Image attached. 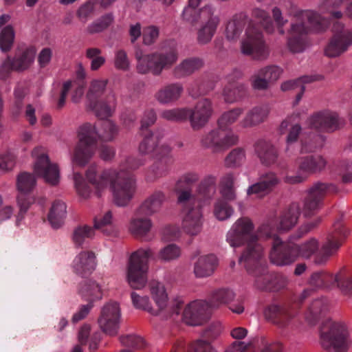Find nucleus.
I'll use <instances>...</instances> for the list:
<instances>
[{
  "label": "nucleus",
  "mask_w": 352,
  "mask_h": 352,
  "mask_svg": "<svg viewBox=\"0 0 352 352\" xmlns=\"http://www.w3.org/2000/svg\"><path fill=\"white\" fill-rule=\"evenodd\" d=\"M208 302L197 300L187 304L184 309L182 320L188 325L199 326L206 322L210 315Z\"/></svg>",
  "instance_id": "obj_14"
},
{
  "label": "nucleus",
  "mask_w": 352,
  "mask_h": 352,
  "mask_svg": "<svg viewBox=\"0 0 352 352\" xmlns=\"http://www.w3.org/2000/svg\"><path fill=\"white\" fill-rule=\"evenodd\" d=\"M340 246V243L337 240L328 239L322 244L320 250L316 254L314 262L318 265L325 263L338 251Z\"/></svg>",
  "instance_id": "obj_41"
},
{
  "label": "nucleus",
  "mask_w": 352,
  "mask_h": 352,
  "mask_svg": "<svg viewBox=\"0 0 352 352\" xmlns=\"http://www.w3.org/2000/svg\"><path fill=\"white\" fill-rule=\"evenodd\" d=\"M248 21L246 14H235L228 23L226 28V37L230 40L238 38Z\"/></svg>",
  "instance_id": "obj_36"
},
{
  "label": "nucleus",
  "mask_w": 352,
  "mask_h": 352,
  "mask_svg": "<svg viewBox=\"0 0 352 352\" xmlns=\"http://www.w3.org/2000/svg\"><path fill=\"white\" fill-rule=\"evenodd\" d=\"M184 87L179 82L170 83L161 87L155 94V99L161 104H173L182 96Z\"/></svg>",
  "instance_id": "obj_21"
},
{
  "label": "nucleus",
  "mask_w": 352,
  "mask_h": 352,
  "mask_svg": "<svg viewBox=\"0 0 352 352\" xmlns=\"http://www.w3.org/2000/svg\"><path fill=\"white\" fill-rule=\"evenodd\" d=\"M66 215V205L61 201L53 203L48 214V220L54 228H60Z\"/></svg>",
  "instance_id": "obj_42"
},
{
  "label": "nucleus",
  "mask_w": 352,
  "mask_h": 352,
  "mask_svg": "<svg viewBox=\"0 0 352 352\" xmlns=\"http://www.w3.org/2000/svg\"><path fill=\"white\" fill-rule=\"evenodd\" d=\"M170 151V148L169 147H165L163 153L155 157L156 161L150 168V174L152 179L162 177L168 173L170 166L173 163Z\"/></svg>",
  "instance_id": "obj_30"
},
{
  "label": "nucleus",
  "mask_w": 352,
  "mask_h": 352,
  "mask_svg": "<svg viewBox=\"0 0 352 352\" xmlns=\"http://www.w3.org/2000/svg\"><path fill=\"white\" fill-rule=\"evenodd\" d=\"M217 265V259L214 255L201 256L195 263L194 273L197 278L207 277L213 274Z\"/></svg>",
  "instance_id": "obj_32"
},
{
  "label": "nucleus",
  "mask_w": 352,
  "mask_h": 352,
  "mask_svg": "<svg viewBox=\"0 0 352 352\" xmlns=\"http://www.w3.org/2000/svg\"><path fill=\"white\" fill-rule=\"evenodd\" d=\"M301 206L298 203H292L286 209L277 222L279 231H287L292 228L296 223L300 214Z\"/></svg>",
  "instance_id": "obj_26"
},
{
  "label": "nucleus",
  "mask_w": 352,
  "mask_h": 352,
  "mask_svg": "<svg viewBox=\"0 0 352 352\" xmlns=\"http://www.w3.org/2000/svg\"><path fill=\"white\" fill-rule=\"evenodd\" d=\"M116 106V98L113 92H109L104 99L93 103V106L87 105L89 110L93 111L95 115L104 119L110 117L115 111Z\"/></svg>",
  "instance_id": "obj_23"
},
{
  "label": "nucleus",
  "mask_w": 352,
  "mask_h": 352,
  "mask_svg": "<svg viewBox=\"0 0 352 352\" xmlns=\"http://www.w3.org/2000/svg\"><path fill=\"white\" fill-rule=\"evenodd\" d=\"M137 63V69L141 74L152 72L154 75L158 74L157 52L144 54L141 50H137L135 54Z\"/></svg>",
  "instance_id": "obj_27"
},
{
  "label": "nucleus",
  "mask_w": 352,
  "mask_h": 352,
  "mask_svg": "<svg viewBox=\"0 0 352 352\" xmlns=\"http://www.w3.org/2000/svg\"><path fill=\"white\" fill-rule=\"evenodd\" d=\"M254 150L261 164L265 166L274 164L277 160L278 152L269 142L258 140L254 145Z\"/></svg>",
  "instance_id": "obj_28"
},
{
  "label": "nucleus",
  "mask_w": 352,
  "mask_h": 352,
  "mask_svg": "<svg viewBox=\"0 0 352 352\" xmlns=\"http://www.w3.org/2000/svg\"><path fill=\"white\" fill-rule=\"evenodd\" d=\"M212 102L208 98L199 100L192 109H188V118L191 128L198 131L204 128L213 114Z\"/></svg>",
  "instance_id": "obj_16"
},
{
  "label": "nucleus",
  "mask_w": 352,
  "mask_h": 352,
  "mask_svg": "<svg viewBox=\"0 0 352 352\" xmlns=\"http://www.w3.org/2000/svg\"><path fill=\"white\" fill-rule=\"evenodd\" d=\"M254 225L247 217H242L236 221L227 233L226 240L232 247H239L248 243L254 234H252Z\"/></svg>",
  "instance_id": "obj_13"
},
{
  "label": "nucleus",
  "mask_w": 352,
  "mask_h": 352,
  "mask_svg": "<svg viewBox=\"0 0 352 352\" xmlns=\"http://www.w3.org/2000/svg\"><path fill=\"white\" fill-rule=\"evenodd\" d=\"M96 256L94 252L84 250L79 252L72 262L74 271L79 275L92 272L96 267Z\"/></svg>",
  "instance_id": "obj_20"
},
{
  "label": "nucleus",
  "mask_w": 352,
  "mask_h": 352,
  "mask_svg": "<svg viewBox=\"0 0 352 352\" xmlns=\"http://www.w3.org/2000/svg\"><path fill=\"white\" fill-rule=\"evenodd\" d=\"M199 26L197 32V41L204 45L209 43L215 34L220 23V19L215 9L206 5L199 10Z\"/></svg>",
  "instance_id": "obj_9"
},
{
  "label": "nucleus",
  "mask_w": 352,
  "mask_h": 352,
  "mask_svg": "<svg viewBox=\"0 0 352 352\" xmlns=\"http://www.w3.org/2000/svg\"><path fill=\"white\" fill-rule=\"evenodd\" d=\"M247 94V87L243 83L232 82L226 85L221 96L226 103L232 104L240 101Z\"/></svg>",
  "instance_id": "obj_35"
},
{
  "label": "nucleus",
  "mask_w": 352,
  "mask_h": 352,
  "mask_svg": "<svg viewBox=\"0 0 352 352\" xmlns=\"http://www.w3.org/2000/svg\"><path fill=\"white\" fill-rule=\"evenodd\" d=\"M278 226L275 219L269 220L261 225L254 234L255 241L272 240V250L270 259L276 265L282 266L292 263L295 257L291 254L289 250L285 248L282 241L278 236Z\"/></svg>",
  "instance_id": "obj_3"
},
{
  "label": "nucleus",
  "mask_w": 352,
  "mask_h": 352,
  "mask_svg": "<svg viewBox=\"0 0 352 352\" xmlns=\"http://www.w3.org/2000/svg\"><path fill=\"white\" fill-rule=\"evenodd\" d=\"M319 249L320 243L315 238H311L305 241L295 248L300 256L306 258H310L316 253L318 254Z\"/></svg>",
  "instance_id": "obj_54"
},
{
  "label": "nucleus",
  "mask_w": 352,
  "mask_h": 352,
  "mask_svg": "<svg viewBox=\"0 0 352 352\" xmlns=\"http://www.w3.org/2000/svg\"><path fill=\"white\" fill-rule=\"evenodd\" d=\"M327 164V160L323 156L315 155L301 158L298 168L302 173H313L322 170Z\"/></svg>",
  "instance_id": "obj_34"
},
{
  "label": "nucleus",
  "mask_w": 352,
  "mask_h": 352,
  "mask_svg": "<svg viewBox=\"0 0 352 352\" xmlns=\"http://www.w3.org/2000/svg\"><path fill=\"white\" fill-rule=\"evenodd\" d=\"M144 164L142 159L128 157L119 168L100 170L92 164L86 170L85 177L96 196L101 197L109 188L113 203L118 206H125L134 196L137 188L135 178L125 169L133 170Z\"/></svg>",
  "instance_id": "obj_1"
},
{
  "label": "nucleus",
  "mask_w": 352,
  "mask_h": 352,
  "mask_svg": "<svg viewBox=\"0 0 352 352\" xmlns=\"http://www.w3.org/2000/svg\"><path fill=\"white\" fill-rule=\"evenodd\" d=\"M95 234L94 229L88 226L76 228L73 233V241L76 247H81L86 239L92 238Z\"/></svg>",
  "instance_id": "obj_57"
},
{
  "label": "nucleus",
  "mask_w": 352,
  "mask_h": 352,
  "mask_svg": "<svg viewBox=\"0 0 352 352\" xmlns=\"http://www.w3.org/2000/svg\"><path fill=\"white\" fill-rule=\"evenodd\" d=\"M160 36V28L155 25H148L144 28L142 32L143 43L151 45L155 43Z\"/></svg>",
  "instance_id": "obj_64"
},
{
  "label": "nucleus",
  "mask_w": 352,
  "mask_h": 352,
  "mask_svg": "<svg viewBox=\"0 0 352 352\" xmlns=\"http://www.w3.org/2000/svg\"><path fill=\"white\" fill-rule=\"evenodd\" d=\"M300 114L298 113H293L287 116L280 124L279 130L281 133H285L288 131L286 138L287 146L296 142L302 131L300 124L298 123Z\"/></svg>",
  "instance_id": "obj_24"
},
{
  "label": "nucleus",
  "mask_w": 352,
  "mask_h": 352,
  "mask_svg": "<svg viewBox=\"0 0 352 352\" xmlns=\"http://www.w3.org/2000/svg\"><path fill=\"white\" fill-rule=\"evenodd\" d=\"M340 124L338 114L329 110L314 113L307 120L309 128L323 132H333L339 128Z\"/></svg>",
  "instance_id": "obj_18"
},
{
  "label": "nucleus",
  "mask_w": 352,
  "mask_h": 352,
  "mask_svg": "<svg viewBox=\"0 0 352 352\" xmlns=\"http://www.w3.org/2000/svg\"><path fill=\"white\" fill-rule=\"evenodd\" d=\"M241 50L243 54L256 60H264L269 55L262 32L253 25L247 28L241 41Z\"/></svg>",
  "instance_id": "obj_8"
},
{
  "label": "nucleus",
  "mask_w": 352,
  "mask_h": 352,
  "mask_svg": "<svg viewBox=\"0 0 352 352\" xmlns=\"http://www.w3.org/2000/svg\"><path fill=\"white\" fill-rule=\"evenodd\" d=\"M113 21L114 17L112 14H106L88 25L86 31L89 34L102 32L107 29Z\"/></svg>",
  "instance_id": "obj_49"
},
{
  "label": "nucleus",
  "mask_w": 352,
  "mask_h": 352,
  "mask_svg": "<svg viewBox=\"0 0 352 352\" xmlns=\"http://www.w3.org/2000/svg\"><path fill=\"white\" fill-rule=\"evenodd\" d=\"M327 185L324 183H316L310 187L301 206L302 213L305 217L314 215L321 207L322 201L327 193Z\"/></svg>",
  "instance_id": "obj_19"
},
{
  "label": "nucleus",
  "mask_w": 352,
  "mask_h": 352,
  "mask_svg": "<svg viewBox=\"0 0 352 352\" xmlns=\"http://www.w3.org/2000/svg\"><path fill=\"white\" fill-rule=\"evenodd\" d=\"M264 250L262 245L254 238L247 243L239 262L243 265L250 274L255 277L263 276L264 280H268L265 276V268L262 265Z\"/></svg>",
  "instance_id": "obj_6"
},
{
  "label": "nucleus",
  "mask_w": 352,
  "mask_h": 352,
  "mask_svg": "<svg viewBox=\"0 0 352 352\" xmlns=\"http://www.w3.org/2000/svg\"><path fill=\"white\" fill-rule=\"evenodd\" d=\"M252 16L261 23L268 33L274 32L273 23L269 14L265 10L261 8H254L252 10Z\"/></svg>",
  "instance_id": "obj_63"
},
{
  "label": "nucleus",
  "mask_w": 352,
  "mask_h": 352,
  "mask_svg": "<svg viewBox=\"0 0 352 352\" xmlns=\"http://www.w3.org/2000/svg\"><path fill=\"white\" fill-rule=\"evenodd\" d=\"M36 185V180L34 175L32 173L23 172L17 177L16 187L19 191V195H24L30 200L28 195L33 190Z\"/></svg>",
  "instance_id": "obj_44"
},
{
  "label": "nucleus",
  "mask_w": 352,
  "mask_h": 352,
  "mask_svg": "<svg viewBox=\"0 0 352 352\" xmlns=\"http://www.w3.org/2000/svg\"><path fill=\"white\" fill-rule=\"evenodd\" d=\"M153 252L149 248H140L133 252L129 259L126 281L134 289H142L148 282V263Z\"/></svg>",
  "instance_id": "obj_4"
},
{
  "label": "nucleus",
  "mask_w": 352,
  "mask_h": 352,
  "mask_svg": "<svg viewBox=\"0 0 352 352\" xmlns=\"http://www.w3.org/2000/svg\"><path fill=\"white\" fill-rule=\"evenodd\" d=\"M246 153L244 148L237 147L232 149L226 157L225 166L228 168L240 167L245 161Z\"/></svg>",
  "instance_id": "obj_50"
},
{
  "label": "nucleus",
  "mask_w": 352,
  "mask_h": 352,
  "mask_svg": "<svg viewBox=\"0 0 352 352\" xmlns=\"http://www.w3.org/2000/svg\"><path fill=\"white\" fill-rule=\"evenodd\" d=\"M325 139L321 135H314L311 139L302 140L300 151L302 153H309L314 151L316 149L322 147Z\"/></svg>",
  "instance_id": "obj_60"
},
{
  "label": "nucleus",
  "mask_w": 352,
  "mask_h": 352,
  "mask_svg": "<svg viewBox=\"0 0 352 352\" xmlns=\"http://www.w3.org/2000/svg\"><path fill=\"white\" fill-rule=\"evenodd\" d=\"M329 22L326 17L311 11L300 12L291 25L287 46L293 54L303 52L309 46L307 34L309 32H321L326 30Z\"/></svg>",
  "instance_id": "obj_2"
},
{
  "label": "nucleus",
  "mask_w": 352,
  "mask_h": 352,
  "mask_svg": "<svg viewBox=\"0 0 352 352\" xmlns=\"http://www.w3.org/2000/svg\"><path fill=\"white\" fill-rule=\"evenodd\" d=\"M234 212V210L223 199H219L214 204V214L220 221H224L230 218Z\"/></svg>",
  "instance_id": "obj_59"
},
{
  "label": "nucleus",
  "mask_w": 352,
  "mask_h": 352,
  "mask_svg": "<svg viewBox=\"0 0 352 352\" xmlns=\"http://www.w3.org/2000/svg\"><path fill=\"white\" fill-rule=\"evenodd\" d=\"M79 292L81 296L89 302L99 300L102 296L101 286L92 280L85 282L80 286Z\"/></svg>",
  "instance_id": "obj_45"
},
{
  "label": "nucleus",
  "mask_w": 352,
  "mask_h": 352,
  "mask_svg": "<svg viewBox=\"0 0 352 352\" xmlns=\"http://www.w3.org/2000/svg\"><path fill=\"white\" fill-rule=\"evenodd\" d=\"M333 36L324 49L327 56L333 58L341 55L352 45V30L339 22L333 25Z\"/></svg>",
  "instance_id": "obj_12"
},
{
  "label": "nucleus",
  "mask_w": 352,
  "mask_h": 352,
  "mask_svg": "<svg viewBox=\"0 0 352 352\" xmlns=\"http://www.w3.org/2000/svg\"><path fill=\"white\" fill-rule=\"evenodd\" d=\"M131 298L133 305L136 309L146 311L152 315H159V311L152 307L150 299L147 296H140L138 293L133 292L131 294Z\"/></svg>",
  "instance_id": "obj_52"
},
{
  "label": "nucleus",
  "mask_w": 352,
  "mask_h": 352,
  "mask_svg": "<svg viewBox=\"0 0 352 352\" xmlns=\"http://www.w3.org/2000/svg\"><path fill=\"white\" fill-rule=\"evenodd\" d=\"M166 199L165 195L162 191H155L149 195L139 206V215L151 216L160 211Z\"/></svg>",
  "instance_id": "obj_22"
},
{
  "label": "nucleus",
  "mask_w": 352,
  "mask_h": 352,
  "mask_svg": "<svg viewBox=\"0 0 352 352\" xmlns=\"http://www.w3.org/2000/svg\"><path fill=\"white\" fill-rule=\"evenodd\" d=\"M238 141V135L232 130H225L219 127L204 134L201 139V144L204 147L211 149L212 152L219 153L237 144Z\"/></svg>",
  "instance_id": "obj_11"
},
{
  "label": "nucleus",
  "mask_w": 352,
  "mask_h": 352,
  "mask_svg": "<svg viewBox=\"0 0 352 352\" xmlns=\"http://www.w3.org/2000/svg\"><path fill=\"white\" fill-rule=\"evenodd\" d=\"M243 113V109L234 107L221 113L217 120L218 126L225 130H231L230 126L239 120Z\"/></svg>",
  "instance_id": "obj_46"
},
{
  "label": "nucleus",
  "mask_w": 352,
  "mask_h": 352,
  "mask_svg": "<svg viewBox=\"0 0 352 352\" xmlns=\"http://www.w3.org/2000/svg\"><path fill=\"white\" fill-rule=\"evenodd\" d=\"M95 152V146H89L77 142L70 154V161L72 166H85L92 159Z\"/></svg>",
  "instance_id": "obj_25"
},
{
  "label": "nucleus",
  "mask_w": 352,
  "mask_h": 352,
  "mask_svg": "<svg viewBox=\"0 0 352 352\" xmlns=\"http://www.w3.org/2000/svg\"><path fill=\"white\" fill-rule=\"evenodd\" d=\"M113 223V213L109 210L102 211L94 219V227L95 229L104 232V228L111 226Z\"/></svg>",
  "instance_id": "obj_61"
},
{
  "label": "nucleus",
  "mask_w": 352,
  "mask_h": 352,
  "mask_svg": "<svg viewBox=\"0 0 352 352\" xmlns=\"http://www.w3.org/2000/svg\"><path fill=\"white\" fill-rule=\"evenodd\" d=\"M107 82V80L104 79H96L91 82L86 95L87 106H93V103L101 100V97L104 93Z\"/></svg>",
  "instance_id": "obj_40"
},
{
  "label": "nucleus",
  "mask_w": 352,
  "mask_h": 352,
  "mask_svg": "<svg viewBox=\"0 0 352 352\" xmlns=\"http://www.w3.org/2000/svg\"><path fill=\"white\" fill-rule=\"evenodd\" d=\"M98 133L99 139L104 142L113 141L118 133V128L111 120L102 122Z\"/></svg>",
  "instance_id": "obj_56"
},
{
  "label": "nucleus",
  "mask_w": 352,
  "mask_h": 352,
  "mask_svg": "<svg viewBox=\"0 0 352 352\" xmlns=\"http://www.w3.org/2000/svg\"><path fill=\"white\" fill-rule=\"evenodd\" d=\"M148 290L151 299L154 302L159 314L167 310L172 314L178 315L183 306L182 300H175L169 306V295L168 289L163 282L152 280L148 283Z\"/></svg>",
  "instance_id": "obj_10"
},
{
  "label": "nucleus",
  "mask_w": 352,
  "mask_h": 352,
  "mask_svg": "<svg viewBox=\"0 0 352 352\" xmlns=\"http://www.w3.org/2000/svg\"><path fill=\"white\" fill-rule=\"evenodd\" d=\"M234 298V294L232 290L227 289H219L214 291L210 296L208 303L212 308H217L221 305L232 301Z\"/></svg>",
  "instance_id": "obj_48"
},
{
  "label": "nucleus",
  "mask_w": 352,
  "mask_h": 352,
  "mask_svg": "<svg viewBox=\"0 0 352 352\" xmlns=\"http://www.w3.org/2000/svg\"><path fill=\"white\" fill-rule=\"evenodd\" d=\"M158 74L164 69L170 68L177 60L178 54L175 50L157 52Z\"/></svg>",
  "instance_id": "obj_47"
},
{
  "label": "nucleus",
  "mask_w": 352,
  "mask_h": 352,
  "mask_svg": "<svg viewBox=\"0 0 352 352\" xmlns=\"http://www.w3.org/2000/svg\"><path fill=\"white\" fill-rule=\"evenodd\" d=\"M120 309L117 302H109L102 309L98 324L107 335L114 336L117 334L120 321Z\"/></svg>",
  "instance_id": "obj_15"
},
{
  "label": "nucleus",
  "mask_w": 352,
  "mask_h": 352,
  "mask_svg": "<svg viewBox=\"0 0 352 352\" xmlns=\"http://www.w3.org/2000/svg\"><path fill=\"white\" fill-rule=\"evenodd\" d=\"M320 342L325 349H333L336 352H344L351 345L348 333L341 324L327 320L320 327Z\"/></svg>",
  "instance_id": "obj_5"
},
{
  "label": "nucleus",
  "mask_w": 352,
  "mask_h": 352,
  "mask_svg": "<svg viewBox=\"0 0 352 352\" xmlns=\"http://www.w3.org/2000/svg\"><path fill=\"white\" fill-rule=\"evenodd\" d=\"M182 225L185 232L191 236L198 234L204 222L203 213L199 205L186 204L182 211Z\"/></svg>",
  "instance_id": "obj_17"
},
{
  "label": "nucleus",
  "mask_w": 352,
  "mask_h": 352,
  "mask_svg": "<svg viewBox=\"0 0 352 352\" xmlns=\"http://www.w3.org/2000/svg\"><path fill=\"white\" fill-rule=\"evenodd\" d=\"M101 53V50L97 47H90L86 50L87 58L91 60L90 69L92 71L98 70L105 63L106 59L100 55Z\"/></svg>",
  "instance_id": "obj_58"
},
{
  "label": "nucleus",
  "mask_w": 352,
  "mask_h": 352,
  "mask_svg": "<svg viewBox=\"0 0 352 352\" xmlns=\"http://www.w3.org/2000/svg\"><path fill=\"white\" fill-rule=\"evenodd\" d=\"M73 179L77 194L82 199H87L91 194V189L85 183L81 174L74 173Z\"/></svg>",
  "instance_id": "obj_62"
},
{
  "label": "nucleus",
  "mask_w": 352,
  "mask_h": 352,
  "mask_svg": "<svg viewBox=\"0 0 352 352\" xmlns=\"http://www.w3.org/2000/svg\"><path fill=\"white\" fill-rule=\"evenodd\" d=\"M269 115V109L266 107H256L247 112L240 121L242 128H252L263 123Z\"/></svg>",
  "instance_id": "obj_31"
},
{
  "label": "nucleus",
  "mask_w": 352,
  "mask_h": 352,
  "mask_svg": "<svg viewBox=\"0 0 352 352\" xmlns=\"http://www.w3.org/2000/svg\"><path fill=\"white\" fill-rule=\"evenodd\" d=\"M160 117L170 122H184L188 118V109L173 108L164 109L160 113Z\"/></svg>",
  "instance_id": "obj_53"
},
{
  "label": "nucleus",
  "mask_w": 352,
  "mask_h": 352,
  "mask_svg": "<svg viewBox=\"0 0 352 352\" xmlns=\"http://www.w3.org/2000/svg\"><path fill=\"white\" fill-rule=\"evenodd\" d=\"M204 66V62L199 58H186L174 69V74L177 78L190 76Z\"/></svg>",
  "instance_id": "obj_38"
},
{
  "label": "nucleus",
  "mask_w": 352,
  "mask_h": 352,
  "mask_svg": "<svg viewBox=\"0 0 352 352\" xmlns=\"http://www.w3.org/2000/svg\"><path fill=\"white\" fill-rule=\"evenodd\" d=\"M153 227V223L148 216L139 215L138 210L135 215L130 220L129 225V232L136 237H145L150 232Z\"/></svg>",
  "instance_id": "obj_29"
},
{
  "label": "nucleus",
  "mask_w": 352,
  "mask_h": 352,
  "mask_svg": "<svg viewBox=\"0 0 352 352\" xmlns=\"http://www.w3.org/2000/svg\"><path fill=\"white\" fill-rule=\"evenodd\" d=\"M15 38V32L12 25H8L0 30V49L2 52L11 50Z\"/></svg>",
  "instance_id": "obj_55"
},
{
  "label": "nucleus",
  "mask_w": 352,
  "mask_h": 352,
  "mask_svg": "<svg viewBox=\"0 0 352 352\" xmlns=\"http://www.w3.org/2000/svg\"><path fill=\"white\" fill-rule=\"evenodd\" d=\"M165 147L168 146L161 144L157 136L151 133L143 139L138 150L142 155H150L155 157L163 153Z\"/></svg>",
  "instance_id": "obj_33"
},
{
  "label": "nucleus",
  "mask_w": 352,
  "mask_h": 352,
  "mask_svg": "<svg viewBox=\"0 0 352 352\" xmlns=\"http://www.w3.org/2000/svg\"><path fill=\"white\" fill-rule=\"evenodd\" d=\"M78 142L89 146H95L98 141V133L95 124L86 122L77 129Z\"/></svg>",
  "instance_id": "obj_37"
},
{
  "label": "nucleus",
  "mask_w": 352,
  "mask_h": 352,
  "mask_svg": "<svg viewBox=\"0 0 352 352\" xmlns=\"http://www.w3.org/2000/svg\"><path fill=\"white\" fill-rule=\"evenodd\" d=\"M32 155L35 160L34 173L48 184L57 185L60 181V170L56 164L50 162L45 148L35 147L32 151Z\"/></svg>",
  "instance_id": "obj_7"
},
{
  "label": "nucleus",
  "mask_w": 352,
  "mask_h": 352,
  "mask_svg": "<svg viewBox=\"0 0 352 352\" xmlns=\"http://www.w3.org/2000/svg\"><path fill=\"white\" fill-rule=\"evenodd\" d=\"M36 51L33 48H27L18 53L12 60L14 69L16 71H24L28 69L34 63Z\"/></svg>",
  "instance_id": "obj_43"
},
{
  "label": "nucleus",
  "mask_w": 352,
  "mask_h": 352,
  "mask_svg": "<svg viewBox=\"0 0 352 352\" xmlns=\"http://www.w3.org/2000/svg\"><path fill=\"white\" fill-rule=\"evenodd\" d=\"M319 79V77L315 76H304L296 80H287L283 82L280 85V89L283 91H287L300 87V92L296 96V100L297 102H298L305 91L304 85L311 83Z\"/></svg>",
  "instance_id": "obj_39"
},
{
  "label": "nucleus",
  "mask_w": 352,
  "mask_h": 352,
  "mask_svg": "<svg viewBox=\"0 0 352 352\" xmlns=\"http://www.w3.org/2000/svg\"><path fill=\"white\" fill-rule=\"evenodd\" d=\"M181 255V248L178 245L172 243L161 248L157 254V258L163 262H171L178 259Z\"/></svg>",
  "instance_id": "obj_51"
}]
</instances>
